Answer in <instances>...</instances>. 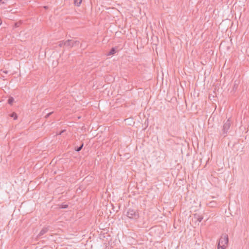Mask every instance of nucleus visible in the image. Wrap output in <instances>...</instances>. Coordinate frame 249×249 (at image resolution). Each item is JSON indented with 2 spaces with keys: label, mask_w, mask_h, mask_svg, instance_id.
Returning <instances> with one entry per match:
<instances>
[{
  "label": "nucleus",
  "mask_w": 249,
  "mask_h": 249,
  "mask_svg": "<svg viewBox=\"0 0 249 249\" xmlns=\"http://www.w3.org/2000/svg\"><path fill=\"white\" fill-rule=\"evenodd\" d=\"M10 117L14 118V120H16L18 118L17 114L15 112H13L10 114Z\"/></svg>",
  "instance_id": "9d476101"
},
{
  "label": "nucleus",
  "mask_w": 249,
  "mask_h": 249,
  "mask_svg": "<svg viewBox=\"0 0 249 249\" xmlns=\"http://www.w3.org/2000/svg\"><path fill=\"white\" fill-rule=\"evenodd\" d=\"M67 207H68V205H64L62 207V208H67Z\"/></svg>",
  "instance_id": "dca6fc26"
},
{
  "label": "nucleus",
  "mask_w": 249,
  "mask_h": 249,
  "mask_svg": "<svg viewBox=\"0 0 249 249\" xmlns=\"http://www.w3.org/2000/svg\"><path fill=\"white\" fill-rule=\"evenodd\" d=\"M228 235L226 233L222 234L219 240L217 249H225L228 245Z\"/></svg>",
  "instance_id": "f257e3e1"
},
{
  "label": "nucleus",
  "mask_w": 249,
  "mask_h": 249,
  "mask_svg": "<svg viewBox=\"0 0 249 249\" xmlns=\"http://www.w3.org/2000/svg\"><path fill=\"white\" fill-rule=\"evenodd\" d=\"M83 145H84V144L82 143L80 145V146H76V147H75V148H74V150H75L76 151H77V152H79V151H80L82 149V148H83Z\"/></svg>",
  "instance_id": "6e6552de"
},
{
  "label": "nucleus",
  "mask_w": 249,
  "mask_h": 249,
  "mask_svg": "<svg viewBox=\"0 0 249 249\" xmlns=\"http://www.w3.org/2000/svg\"><path fill=\"white\" fill-rule=\"evenodd\" d=\"M7 0H0V2L2 3V4H4L6 3V1Z\"/></svg>",
  "instance_id": "4468645a"
},
{
  "label": "nucleus",
  "mask_w": 249,
  "mask_h": 249,
  "mask_svg": "<svg viewBox=\"0 0 249 249\" xmlns=\"http://www.w3.org/2000/svg\"><path fill=\"white\" fill-rule=\"evenodd\" d=\"M49 230V227H44L40 231V232L37 235V237H40V236L44 235Z\"/></svg>",
  "instance_id": "39448f33"
},
{
  "label": "nucleus",
  "mask_w": 249,
  "mask_h": 249,
  "mask_svg": "<svg viewBox=\"0 0 249 249\" xmlns=\"http://www.w3.org/2000/svg\"><path fill=\"white\" fill-rule=\"evenodd\" d=\"M80 42L78 40H74L72 39H68L66 40V47L70 48L72 47L79 46Z\"/></svg>",
  "instance_id": "20e7f679"
},
{
  "label": "nucleus",
  "mask_w": 249,
  "mask_h": 249,
  "mask_svg": "<svg viewBox=\"0 0 249 249\" xmlns=\"http://www.w3.org/2000/svg\"><path fill=\"white\" fill-rule=\"evenodd\" d=\"M58 46L60 47H63L64 46H66V41H61L58 42Z\"/></svg>",
  "instance_id": "1a4fd4ad"
},
{
  "label": "nucleus",
  "mask_w": 249,
  "mask_h": 249,
  "mask_svg": "<svg viewBox=\"0 0 249 249\" xmlns=\"http://www.w3.org/2000/svg\"><path fill=\"white\" fill-rule=\"evenodd\" d=\"M116 48H112L109 52L108 53V55H111L114 54L116 53Z\"/></svg>",
  "instance_id": "423d86ee"
},
{
  "label": "nucleus",
  "mask_w": 249,
  "mask_h": 249,
  "mask_svg": "<svg viewBox=\"0 0 249 249\" xmlns=\"http://www.w3.org/2000/svg\"><path fill=\"white\" fill-rule=\"evenodd\" d=\"M3 72L5 73H7V71H4Z\"/></svg>",
  "instance_id": "f3484780"
},
{
  "label": "nucleus",
  "mask_w": 249,
  "mask_h": 249,
  "mask_svg": "<svg viewBox=\"0 0 249 249\" xmlns=\"http://www.w3.org/2000/svg\"><path fill=\"white\" fill-rule=\"evenodd\" d=\"M21 24V22H18L15 23L14 26L15 27H18Z\"/></svg>",
  "instance_id": "f8f14e48"
},
{
  "label": "nucleus",
  "mask_w": 249,
  "mask_h": 249,
  "mask_svg": "<svg viewBox=\"0 0 249 249\" xmlns=\"http://www.w3.org/2000/svg\"><path fill=\"white\" fill-rule=\"evenodd\" d=\"M231 125V121L229 119L226 122L224 123L223 126V129L222 130V135L224 137H225L227 136L228 131L230 129Z\"/></svg>",
  "instance_id": "7ed1b4c3"
},
{
  "label": "nucleus",
  "mask_w": 249,
  "mask_h": 249,
  "mask_svg": "<svg viewBox=\"0 0 249 249\" xmlns=\"http://www.w3.org/2000/svg\"><path fill=\"white\" fill-rule=\"evenodd\" d=\"M126 215L129 218L135 220L139 217V213L137 210L129 208L127 211Z\"/></svg>",
  "instance_id": "f03ea898"
},
{
  "label": "nucleus",
  "mask_w": 249,
  "mask_h": 249,
  "mask_svg": "<svg viewBox=\"0 0 249 249\" xmlns=\"http://www.w3.org/2000/svg\"><path fill=\"white\" fill-rule=\"evenodd\" d=\"M52 113H53V112H50V113H48V114L46 115L45 117H46V118H48L49 116H50V115Z\"/></svg>",
  "instance_id": "2eb2a0df"
},
{
  "label": "nucleus",
  "mask_w": 249,
  "mask_h": 249,
  "mask_svg": "<svg viewBox=\"0 0 249 249\" xmlns=\"http://www.w3.org/2000/svg\"><path fill=\"white\" fill-rule=\"evenodd\" d=\"M82 0H74V4L75 6H79L81 4Z\"/></svg>",
  "instance_id": "0eeeda50"
},
{
  "label": "nucleus",
  "mask_w": 249,
  "mask_h": 249,
  "mask_svg": "<svg viewBox=\"0 0 249 249\" xmlns=\"http://www.w3.org/2000/svg\"><path fill=\"white\" fill-rule=\"evenodd\" d=\"M14 99L13 97H10L8 100V103L10 105H12V103L14 102Z\"/></svg>",
  "instance_id": "9b49d317"
},
{
  "label": "nucleus",
  "mask_w": 249,
  "mask_h": 249,
  "mask_svg": "<svg viewBox=\"0 0 249 249\" xmlns=\"http://www.w3.org/2000/svg\"><path fill=\"white\" fill-rule=\"evenodd\" d=\"M197 219L198 221L200 222L203 219V217L201 216H198V217L197 218Z\"/></svg>",
  "instance_id": "ddd939ff"
}]
</instances>
